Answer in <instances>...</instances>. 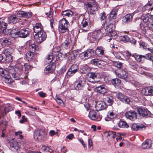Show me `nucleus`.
Returning a JSON list of instances; mask_svg holds the SVG:
<instances>
[{"label": "nucleus", "mask_w": 153, "mask_h": 153, "mask_svg": "<svg viewBox=\"0 0 153 153\" xmlns=\"http://www.w3.org/2000/svg\"><path fill=\"white\" fill-rule=\"evenodd\" d=\"M85 7L89 9V12L91 14H94L100 7L97 3L94 0H91L84 3Z\"/></svg>", "instance_id": "f257e3e1"}, {"label": "nucleus", "mask_w": 153, "mask_h": 153, "mask_svg": "<svg viewBox=\"0 0 153 153\" xmlns=\"http://www.w3.org/2000/svg\"><path fill=\"white\" fill-rule=\"evenodd\" d=\"M104 27H105V30L109 33L108 35L112 37L115 38L117 37V33L115 31V26L112 24L105 21L104 23Z\"/></svg>", "instance_id": "f03ea898"}, {"label": "nucleus", "mask_w": 153, "mask_h": 153, "mask_svg": "<svg viewBox=\"0 0 153 153\" xmlns=\"http://www.w3.org/2000/svg\"><path fill=\"white\" fill-rule=\"evenodd\" d=\"M47 133L43 130H35L34 132V137L39 141H43L46 139Z\"/></svg>", "instance_id": "7ed1b4c3"}, {"label": "nucleus", "mask_w": 153, "mask_h": 153, "mask_svg": "<svg viewBox=\"0 0 153 153\" xmlns=\"http://www.w3.org/2000/svg\"><path fill=\"white\" fill-rule=\"evenodd\" d=\"M59 24V30L60 33H64L68 31V27L69 23L65 18L60 20Z\"/></svg>", "instance_id": "20e7f679"}, {"label": "nucleus", "mask_w": 153, "mask_h": 153, "mask_svg": "<svg viewBox=\"0 0 153 153\" xmlns=\"http://www.w3.org/2000/svg\"><path fill=\"white\" fill-rule=\"evenodd\" d=\"M86 85L85 79L82 76H80L77 81L74 83V86L76 90H82Z\"/></svg>", "instance_id": "39448f33"}, {"label": "nucleus", "mask_w": 153, "mask_h": 153, "mask_svg": "<svg viewBox=\"0 0 153 153\" xmlns=\"http://www.w3.org/2000/svg\"><path fill=\"white\" fill-rule=\"evenodd\" d=\"M88 117L91 120L97 121H100L102 117L99 111L97 110H91L89 112Z\"/></svg>", "instance_id": "423d86ee"}, {"label": "nucleus", "mask_w": 153, "mask_h": 153, "mask_svg": "<svg viewBox=\"0 0 153 153\" xmlns=\"http://www.w3.org/2000/svg\"><path fill=\"white\" fill-rule=\"evenodd\" d=\"M100 75L96 73L90 72L88 74V80L92 83H96L100 81Z\"/></svg>", "instance_id": "0eeeda50"}, {"label": "nucleus", "mask_w": 153, "mask_h": 153, "mask_svg": "<svg viewBox=\"0 0 153 153\" xmlns=\"http://www.w3.org/2000/svg\"><path fill=\"white\" fill-rule=\"evenodd\" d=\"M94 54V51L92 49L88 50L79 54V57L83 60L90 58Z\"/></svg>", "instance_id": "6e6552de"}, {"label": "nucleus", "mask_w": 153, "mask_h": 153, "mask_svg": "<svg viewBox=\"0 0 153 153\" xmlns=\"http://www.w3.org/2000/svg\"><path fill=\"white\" fill-rule=\"evenodd\" d=\"M46 37V33L44 31L37 33L34 36V39L35 41L39 44L45 40Z\"/></svg>", "instance_id": "1a4fd4ad"}, {"label": "nucleus", "mask_w": 153, "mask_h": 153, "mask_svg": "<svg viewBox=\"0 0 153 153\" xmlns=\"http://www.w3.org/2000/svg\"><path fill=\"white\" fill-rule=\"evenodd\" d=\"M23 67L21 65L16 66L15 67V71H16V74H15L14 78L16 80L19 79L21 77L24 76V73L22 72Z\"/></svg>", "instance_id": "9d476101"}, {"label": "nucleus", "mask_w": 153, "mask_h": 153, "mask_svg": "<svg viewBox=\"0 0 153 153\" xmlns=\"http://www.w3.org/2000/svg\"><path fill=\"white\" fill-rule=\"evenodd\" d=\"M90 23L89 19H83L80 25V28L81 30L85 32L88 30L90 28L89 24Z\"/></svg>", "instance_id": "9b49d317"}, {"label": "nucleus", "mask_w": 153, "mask_h": 153, "mask_svg": "<svg viewBox=\"0 0 153 153\" xmlns=\"http://www.w3.org/2000/svg\"><path fill=\"white\" fill-rule=\"evenodd\" d=\"M45 14L48 16L50 19H49L50 22V26L51 28H53V25H54V21L52 18L53 16V11L51 7L46 8L45 9Z\"/></svg>", "instance_id": "f8f14e48"}, {"label": "nucleus", "mask_w": 153, "mask_h": 153, "mask_svg": "<svg viewBox=\"0 0 153 153\" xmlns=\"http://www.w3.org/2000/svg\"><path fill=\"white\" fill-rule=\"evenodd\" d=\"M125 115L127 119L131 120H135L137 118V114L134 110H130L126 112Z\"/></svg>", "instance_id": "ddd939ff"}, {"label": "nucleus", "mask_w": 153, "mask_h": 153, "mask_svg": "<svg viewBox=\"0 0 153 153\" xmlns=\"http://www.w3.org/2000/svg\"><path fill=\"white\" fill-rule=\"evenodd\" d=\"M30 33V30L28 28H25L20 29L19 30V37L21 38H25L29 36Z\"/></svg>", "instance_id": "4468645a"}, {"label": "nucleus", "mask_w": 153, "mask_h": 153, "mask_svg": "<svg viewBox=\"0 0 153 153\" xmlns=\"http://www.w3.org/2000/svg\"><path fill=\"white\" fill-rule=\"evenodd\" d=\"M143 94L146 96H153V87L148 86L143 88L141 91Z\"/></svg>", "instance_id": "2eb2a0df"}, {"label": "nucleus", "mask_w": 153, "mask_h": 153, "mask_svg": "<svg viewBox=\"0 0 153 153\" xmlns=\"http://www.w3.org/2000/svg\"><path fill=\"white\" fill-rule=\"evenodd\" d=\"M116 76L118 77L124 79L127 81V79L129 77V74L124 69H122L119 73L115 72Z\"/></svg>", "instance_id": "dca6fc26"}, {"label": "nucleus", "mask_w": 153, "mask_h": 153, "mask_svg": "<svg viewBox=\"0 0 153 153\" xmlns=\"http://www.w3.org/2000/svg\"><path fill=\"white\" fill-rule=\"evenodd\" d=\"M116 97L120 101L125 103L128 104L130 101V99L128 97L120 93L117 94Z\"/></svg>", "instance_id": "f3484780"}, {"label": "nucleus", "mask_w": 153, "mask_h": 153, "mask_svg": "<svg viewBox=\"0 0 153 153\" xmlns=\"http://www.w3.org/2000/svg\"><path fill=\"white\" fill-rule=\"evenodd\" d=\"M78 66L76 64H73L68 71L67 74L69 76H72L78 70Z\"/></svg>", "instance_id": "a211bd4d"}, {"label": "nucleus", "mask_w": 153, "mask_h": 153, "mask_svg": "<svg viewBox=\"0 0 153 153\" xmlns=\"http://www.w3.org/2000/svg\"><path fill=\"white\" fill-rule=\"evenodd\" d=\"M18 17H23L26 18L30 17L32 16V13L30 12H26L23 11L19 10L17 13Z\"/></svg>", "instance_id": "6ab92c4d"}, {"label": "nucleus", "mask_w": 153, "mask_h": 153, "mask_svg": "<svg viewBox=\"0 0 153 153\" xmlns=\"http://www.w3.org/2000/svg\"><path fill=\"white\" fill-rule=\"evenodd\" d=\"M95 53L97 56L102 57L104 55L105 48L102 46H97L95 50Z\"/></svg>", "instance_id": "aec40b11"}, {"label": "nucleus", "mask_w": 153, "mask_h": 153, "mask_svg": "<svg viewBox=\"0 0 153 153\" xmlns=\"http://www.w3.org/2000/svg\"><path fill=\"white\" fill-rule=\"evenodd\" d=\"M117 117V114L115 111H112L108 112L107 116L105 118V120L106 121H109L111 119L116 118Z\"/></svg>", "instance_id": "412c9836"}, {"label": "nucleus", "mask_w": 153, "mask_h": 153, "mask_svg": "<svg viewBox=\"0 0 153 153\" xmlns=\"http://www.w3.org/2000/svg\"><path fill=\"white\" fill-rule=\"evenodd\" d=\"M127 61L131 68L136 71L140 69H141V70L142 69V67H140L138 66L135 62L132 60L130 58L128 59Z\"/></svg>", "instance_id": "4be33fe9"}, {"label": "nucleus", "mask_w": 153, "mask_h": 153, "mask_svg": "<svg viewBox=\"0 0 153 153\" xmlns=\"http://www.w3.org/2000/svg\"><path fill=\"white\" fill-rule=\"evenodd\" d=\"M97 91L102 94L106 93L108 90V88L105 85H102L96 87Z\"/></svg>", "instance_id": "5701e85b"}, {"label": "nucleus", "mask_w": 153, "mask_h": 153, "mask_svg": "<svg viewBox=\"0 0 153 153\" xmlns=\"http://www.w3.org/2000/svg\"><path fill=\"white\" fill-rule=\"evenodd\" d=\"M105 103L102 101H98L96 102V107L97 109V110L100 111L104 109L106 107Z\"/></svg>", "instance_id": "b1692460"}, {"label": "nucleus", "mask_w": 153, "mask_h": 153, "mask_svg": "<svg viewBox=\"0 0 153 153\" xmlns=\"http://www.w3.org/2000/svg\"><path fill=\"white\" fill-rule=\"evenodd\" d=\"M54 55L56 57V59H58L59 60H62L63 59L67 57L66 54H63L61 52H60L59 51H55Z\"/></svg>", "instance_id": "393cba45"}, {"label": "nucleus", "mask_w": 153, "mask_h": 153, "mask_svg": "<svg viewBox=\"0 0 153 153\" xmlns=\"http://www.w3.org/2000/svg\"><path fill=\"white\" fill-rule=\"evenodd\" d=\"M71 41L68 37H67L62 44V47L65 49H68L70 47Z\"/></svg>", "instance_id": "a878e982"}, {"label": "nucleus", "mask_w": 153, "mask_h": 153, "mask_svg": "<svg viewBox=\"0 0 153 153\" xmlns=\"http://www.w3.org/2000/svg\"><path fill=\"white\" fill-rule=\"evenodd\" d=\"M25 70V71H27L26 72H25L24 73V76L22 77H21V78H24L25 79H26L27 78L28 74L29 73V71L31 70V66L28 64L27 63H25L24 65Z\"/></svg>", "instance_id": "bb28decb"}, {"label": "nucleus", "mask_w": 153, "mask_h": 153, "mask_svg": "<svg viewBox=\"0 0 153 153\" xmlns=\"http://www.w3.org/2000/svg\"><path fill=\"white\" fill-rule=\"evenodd\" d=\"M55 66L54 64H50L47 65L45 68L44 71L46 73H52L55 70Z\"/></svg>", "instance_id": "cd10ccee"}, {"label": "nucleus", "mask_w": 153, "mask_h": 153, "mask_svg": "<svg viewBox=\"0 0 153 153\" xmlns=\"http://www.w3.org/2000/svg\"><path fill=\"white\" fill-rule=\"evenodd\" d=\"M145 126L142 124L134 123L131 126V129L135 131H137L139 129H141L144 128Z\"/></svg>", "instance_id": "c85d7f7f"}, {"label": "nucleus", "mask_w": 153, "mask_h": 153, "mask_svg": "<svg viewBox=\"0 0 153 153\" xmlns=\"http://www.w3.org/2000/svg\"><path fill=\"white\" fill-rule=\"evenodd\" d=\"M11 148L13 151H16L18 149L19 145L18 143L16 141H14V140H10V142Z\"/></svg>", "instance_id": "c756f323"}, {"label": "nucleus", "mask_w": 153, "mask_h": 153, "mask_svg": "<svg viewBox=\"0 0 153 153\" xmlns=\"http://www.w3.org/2000/svg\"><path fill=\"white\" fill-rule=\"evenodd\" d=\"M79 52L76 50H74L71 52L69 54V57L72 60L75 61L78 57Z\"/></svg>", "instance_id": "7c9ffc66"}, {"label": "nucleus", "mask_w": 153, "mask_h": 153, "mask_svg": "<svg viewBox=\"0 0 153 153\" xmlns=\"http://www.w3.org/2000/svg\"><path fill=\"white\" fill-rule=\"evenodd\" d=\"M2 78V79L3 82L7 83L9 84L13 82V80L9 74H8L7 73Z\"/></svg>", "instance_id": "2f4dec72"}, {"label": "nucleus", "mask_w": 153, "mask_h": 153, "mask_svg": "<svg viewBox=\"0 0 153 153\" xmlns=\"http://www.w3.org/2000/svg\"><path fill=\"white\" fill-rule=\"evenodd\" d=\"M97 41H99L103 36L102 33L100 30H96L93 32Z\"/></svg>", "instance_id": "473e14b6"}, {"label": "nucleus", "mask_w": 153, "mask_h": 153, "mask_svg": "<svg viewBox=\"0 0 153 153\" xmlns=\"http://www.w3.org/2000/svg\"><path fill=\"white\" fill-rule=\"evenodd\" d=\"M151 146V141L149 139H147L144 141L141 146L142 148L144 149L150 148Z\"/></svg>", "instance_id": "72a5a7b5"}, {"label": "nucleus", "mask_w": 153, "mask_h": 153, "mask_svg": "<svg viewBox=\"0 0 153 153\" xmlns=\"http://www.w3.org/2000/svg\"><path fill=\"white\" fill-rule=\"evenodd\" d=\"M7 73L9 74H11L12 76L14 78L15 74H16V71H15V68L12 66H9L7 68Z\"/></svg>", "instance_id": "f704fd0d"}, {"label": "nucleus", "mask_w": 153, "mask_h": 153, "mask_svg": "<svg viewBox=\"0 0 153 153\" xmlns=\"http://www.w3.org/2000/svg\"><path fill=\"white\" fill-rule=\"evenodd\" d=\"M54 52L55 51H54L53 53H50L46 57V62H47L48 63H51L54 59V57L55 56L54 55V54L55 53Z\"/></svg>", "instance_id": "c9c22d12"}, {"label": "nucleus", "mask_w": 153, "mask_h": 153, "mask_svg": "<svg viewBox=\"0 0 153 153\" xmlns=\"http://www.w3.org/2000/svg\"><path fill=\"white\" fill-rule=\"evenodd\" d=\"M0 43L3 46L10 45L11 42L10 39L5 37H3L0 39Z\"/></svg>", "instance_id": "e433bc0d"}, {"label": "nucleus", "mask_w": 153, "mask_h": 153, "mask_svg": "<svg viewBox=\"0 0 153 153\" xmlns=\"http://www.w3.org/2000/svg\"><path fill=\"white\" fill-rule=\"evenodd\" d=\"M8 22L9 23L13 24L16 23L18 21V19L15 15L11 16L8 18Z\"/></svg>", "instance_id": "4c0bfd02"}, {"label": "nucleus", "mask_w": 153, "mask_h": 153, "mask_svg": "<svg viewBox=\"0 0 153 153\" xmlns=\"http://www.w3.org/2000/svg\"><path fill=\"white\" fill-rule=\"evenodd\" d=\"M117 11L118 10L117 9H112L109 14V19L111 20V19H115L117 16Z\"/></svg>", "instance_id": "58836bf2"}, {"label": "nucleus", "mask_w": 153, "mask_h": 153, "mask_svg": "<svg viewBox=\"0 0 153 153\" xmlns=\"http://www.w3.org/2000/svg\"><path fill=\"white\" fill-rule=\"evenodd\" d=\"M137 111L140 115L143 117L147 116L148 114L147 110L143 108H138Z\"/></svg>", "instance_id": "ea45409f"}, {"label": "nucleus", "mask_w": 153, "mask_h": 153, "mask_svg": "<svg viewBox=\"0 0 153 153\" xmlns=\"http://www.w3.org/2000/svg\"><path fill=\"white\" fill-rule=\"evenodd\" d=\"M62 14L64 17H70L72 16L73 13L71 10H65L62 11Z\"/></svg>", "instance_id": "a19ab883"}, {"label": "nucleus", "mask_w": 153, "mask_h": 153, "mask_svg": "<svg viewBox=\"0 0 153 153\" xmlns=\"http://www.w3.org/2000/svg\"><path fill=\"white\" fill-rule=\"evenodd\" d=\"M153 9V7H152V4L148 3L143 7V11H147L148 12L151 11Z\"/></svg>", "instance_id": "79ce46f5"}, {"label": "nucleus", "mask_w": 153, "mask_h": 153, "mask_svg": "<svg viewBox=\"0 0 153 153\" xmlns=\"http://www.w3.org/2000/svg\"><path fill=\"white\" fill-rule=\"evenodd\" d=\"M133 16L132 14H128L126 15L123 18V21L125 23L130 22L132 20Z\"/></svg>", "instance_id": "37998d69"}, {"label": "nucleus", "mask_w": 153, "mask_h": 153, "mask_svg": "<svg viewBox=\"0 0 153 153\" xmlns=\"http://www.w3.org/2000/svg\"><path fill=\"white\" fill-rule=\"evenodd\" d=\"M41 26L42 25L41 24L36 23L33 27V30L34 32L37 33L42 32Z\"/></svg>", "instance_id": "c03bdc74"}, {"label": "nucleus", "mask_w": 153, "mask_h": 153, "mask_svg": "<svg viewBox=\"0 0 153 153\" xmlns=\"http://www.w3.org/2000/svg\"><path fill=\"white\" fill-rule=\"evenodd\" d=\"M87 39L91 42H93L95 41H97L93 33L88 34Z\"/></svg>", "instance_id": "a18cd8bd"}, {"label": "nucleus", "mask_w": 153, "mask_h": 153, "mask_svg": "<svg viewBox=\"0 0 153 153\" xmlns=\"http://www.w3.org/2000/svg\"><path fill=\"white\" fill-rule=\"evenodd\" d=\"M141 19L144 23L149 24L150 20V14H149L143 15L141 17Z\"/></svg>", "instance_id": "49530a36"}, {"label": "nucleus", "mask_w": 153, "mask_h": 153, "mask_svg": "<svg viewBox=\"0 0 153 153\" xmlns=\"http://www.w3.org/2000/svg\"><path fill=\"white\" fill-rule=\"evenodd\" d=\"M118 126L121 128H126L129 127V126L127 123L123 120H120L118 124Z\"/></svg>", "instance_id": "de8ad7c7"}, {"label": "nucleus", "mask_w": 153, "mask_h": 153, "mask_svg": "<svg viewBox=\"0 0 153 153\" xmlns=\"http://www.w3.org/2000/svg\"><path fill=\"white\" fill-rule=\"evenodd\" d=\"M121 82V80L118 78L113 79L111 80L112 84L115 86L120 85Z\"/></svg>", "instance_id": "09e8293b"}, {"label": "nucleus", "mask_w": 153, "mask_h": 153, "mask_svg": "<svg viewBox=\"0 0 153 153\" xmlns=\"http://www.w3.org/2000/svg\"><path fill=\"white\" fill-rule=\"evenodd\" d=\"M144 55H136L134 56L135 59L139 62H142L144 60Z\"/></svg>", "instance_id": "8fccbe9b"}, {"label": "nucleus", "mask_w": 153, "mask_h": 153, "mask_svg": "<svg viewBox=\"0 0 153 153\" xmlns=\"http://www.w3.org/2000/svg\"><path fill=\"white\" fill-rule=\"evenodd\" d=\"M12 51V49L10 48H8L4 49L2 51V52L6 56L11 55Z\"/></svg>", "instance_id": "3c124183"}, {"label": "nucleus", "mask_w": 153, "mask_h": 153, "mask_svg": "<svg viewBox=\"0 0 153 153\" xmlns=\"http://www.w3.org/2000/svg\"><path fill=\"white\" fill-rule=\"evenodd\" d=\"M19 31H16L15 30H13L11 31L10 33L11 36L12 37L15 38L19 37Z\"/></svg>", "instance_id": "603ef678"}, {"label": "nucleus", "mask_w": 153, "mask_h": 153, "mask_svg": "<svg viewBox=\"0 0 153 153\" xmlns=\"http://www.w3.org/2000/svg\"><path fill=\"white\" fill-rule=\"evenodd\" d=\"M33 54L32 52H27L26 54V58L27 59L30 61L31 60L33 57Z\"/></svg>", "instance_id": "864d4df0"}, {"label": "nucleus", "mask_w": 153, "mask_h": 153, "mask_svg": "<svg viewBox=\"0 0 153 153\" xmlns=\"http://www.w3.org/2000/svg\"><path fill=\"white\" fill-rule=\"evenodd\" d=\"M106 101L107 102L109 105H111L114 101L113 98L112 96L107 97L106 99Z\"/></svg>", "instance_id": "5fc2aeb1"}, {"label": "nucleus", "mask_w": 153, "mask_h": 153, "mask_svg": "<svg viewBox=\"0 0 153 153\" xmlns=\"http://www.w3.org/2000/svg\"><path fill=\"white\" fill-rule=\"evenodd\" d=\"M42 150L43 151L49 152L51 153L52 151V150L49 146H42L41 148Z\"/></svg>", "instance_id": "6e6d98bb"}, {"label": "nucleus", "mask_w": 153, "mask_h": 153, "mask_svg": "<svg viewBox=\"0 0 153 153\" xmlns=\"http://www.w3.org/2000/svg\"><path fill=\"white\" fill-rule=\"evenodd\" d=\"M91 63L93 64L99 66L101 65L100 61L97 59H94L91 61Z\"/></svg>", "instance_id": "4d7b16f0"}, {"label": "nucleus", "mask_w": 153, "mask_h": 153, "mask_svg": "<svg viewBox=\"0 0 153 153\" xmlns=\"http://www.w3.org/2000/svg\"><path fill=\"white\" fill-rule=\"evenodd\" d=\"M144 59H146L150 61H153V56H152L151 53H149L146 54L145 55H144Z\"/></svg>", "instance_id": "13d9d810"}, {"label": "nucleus", "mask_w": 153, "mask_h": 153, "mask_svg": "<svg viewBox=\"0 0 153 153\" xmlns=\"http://www.w3.org/2000/svg\"><path fill=\"white\" fill-rule=\"evenodd\" d=\"M120 39L122 41L125 42L129 41L130 40L129 38L126 35L121 36Z\"/></svg>", "instance_id": "bf43d9fd"}, {"label": "nucleus", "mask_w": 153, "mask_h": 153, "mask_svg": "<svg viewBox=\"0 0 153 153\" xmlns=\"http://www.w3.org/2000/svg\"><path fill=\"white\" fill-rule=\"evenodd\" d=\"M29 48L32 52H35L36 49V45L33 43L32 44L31 43V44L29 45Z\"/></svg>", "instance_id": "052dcab7"}, {"label": "nucleus", "mask_w": 153, "mask_h": 153, "mask_svg": "<svg viewBox=\"0 0 153 153\" xmlns=\"http://www.w3.org/2000/svg\"><path fill=\"white\" fill-rule=\"evenodd\" d=\"M107 137L110 136L111 138H115L116 137V135H115L114 133L112 131H109L107 133Z\"/></svg>", "instance_id": "680f3d73"}, {"label": "nucleus", "mask_w": 153, "mask_h": 153, "mask_svg": "<svg viewBox=\"0 0 153 153\" xmlns=\"http://www.w3.org/2000/svg\"><path fill=\"white\" fill-rule=\"evenodd\" d=\"M7 74V72L2 68H0V75L2 77Z\"/></svg>", "instance_id": "e2e57ef3"}, {"label": "nucleus", "mask_w": 153, "mask_h": 153, "mask_svg": "<svg viewBox=\"0 0 153 153\" xmlns=\"http://www.w3.org/2000/svg\"><path fill=\"white\" fill-rule=\"evenodd\" d=\"M6 56V61L7 62L9 63L12 61L13 58L11 55L8 56Z\"/></svg>", "instance_id": "0e129e2a"}, {"label": "nucleus", "mask_w": 153, "mask_h": 153, "mask_svg": "<svg viewBox=\"0 0 153 153\" xmlns=\"http://www.w3.org/2000/svg\"><path fill=\"white\" fill-rule=\"evenodd\" d=\"M106 17V14L103 12L100 14V18L102 20H104Z\"/></svg>", "instance_id": "69168bd1"}, {"label": "nucleus", "mask_w": 153, "mask_h": 153, "mask_svg": "<svg viewBox=\"0 0 153 153\" xmlns=\"http://www.w3.org/2000/svg\"><path fill=\"white\" fill-rule=\"evenodd\" d=\"M142 11H143V7L140 6L138 7L137 10L133 13L135 14L136 13Z\"/></svg>", "instance_id": "338daca9"}, {"label": "nucleus", "mask_w": 153, "mask_h": 153, "mask_svg": "<svg viewBox=\"0 0 153 153\" xmlns=\"http://www.w3.org/2000/svg\"><path fill=\"white\" fill-rule=\"evenodd\" d=\"M27 118H26L25 116L23 115L22 116L21 120L19 121V122L21 123H23L27 121Z\"/></svg>", "instance_id": "774afa93"}]
</instances>
